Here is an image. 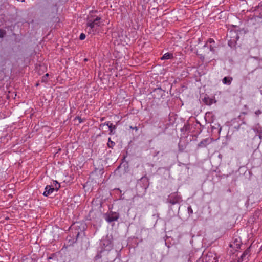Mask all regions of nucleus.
Segmentation results:
<instances>
[{"instance_id": "obj_10", "label": "nucleus", "mask_w": 262, "mask_h": 262, "mask_svg": "<svg viewBox=\"0 0 262 262\" xmlns=\"http://www.w3.org/2000/svg\"><path fill=\"white\" fill-rule=\"evenodd\" d=\"M212 138H206L202 140L198 144V148H204L206 147L208 144H210L212 142Z\"/></svg>"}, {"instance_id": "obj_36", "label": "nucleus", "mask_w": 262, "mask_h": 262, "mask_svg": "<svg viewBox=\"0 0 262 262\" xmlns=\"http://www.w3.org/2000/svg\"><path fill=\"white\" fill-rule=\"evenodd\" d=\"M38 85H39L38 83H36V86H38Z\"/></svg>"}, {"instance_id": "obj_29", "label": "nucleus", "mask_w": 262, "mask_h": 262, "mask_svg": "<svg viewBox=\"0 0 262 262\" xmlns=\"http://www.w3.org/2000/svg\"><path fill=\"white\" fill-rule=\"evenodd\" d=\"M130 128L133 130H135L136 131L138 130V128L137 126H135V127L130 126Z\"/></svg>"}, {"instance_id": "obj_12", "label": "nucleus", "mask_w": 262, "mask_h": 262, "mask_svg": "<svg viewBox=\"0 0 262 262\" xmlns=\"http://www.w3.org/2000/svg\"><path fill=\"white\" fill-rule=\"evenodd\" d=\"M230 33H233V32L231 31H230ZM233 33L235 34V36L233 37V39H231L230 40H228V45L230 46V47L232 46V44H234V43H235L236 42L237 39L239 38L238 36L235 32H234Z\"/></svg>"}, {"instance_id": "obj_24", "label": "nucleus", "mask_w": 262, "mask_h": 262, "mask_svg": "<svg viewBox=\"0 0 262 262\" xmlns=\"http://www.w3.org/2000/svg\"><path fill=\"white\" fill-rule=\"evenodd\" d=\"M78 120V121H79V123H81L82 122H83L84 121V120L83 119H82L79 116H76L75 118V120Z\"/></svg>"}, {"instance_id": "obj_35", "label": "nucleus", "mask_w": 262, "mask_h": 262, "mask_svg": "<svg viewBox=\"0 0 262 262\" xmlns=\"http://www.w3.org/2000/svg\"><path fill=\"white\" fill-rule=\"evenodd\" d=\"M21 2H23L25 1V0H20Z\"/></svg>"}, {"instance_id": "obj_16", "label": "nucleus", "mask_w": 262, "mask_h": 262, "mask_svg": "<svg viewBox=\"0 0 262 262\" xmlns=\"http://www.w3.org/2000/svg\"><path fill=\"white\" fill-rule=\"evenodd\" d=\"M110 130L109 134L112 135L115 134V130H116L117 127L116 125H114L112 123L110 124L108 126Z\"/></svg>"}, {"instance_id": "obj_13", "label": "nucleus", "mask_w": 262, "mask_h": 262, "mask_svg": "<svg viewBox=\"0 0 262 262\" xmlns=\"http://www.w3.org/2000/svg\"><path fill=\"white\" fill-rule=\"evenodd\" d=\"M73 226H74L73 228H75V230H78L80 227H81L82 229L80 230V231L82 232L85 229V224L83 223H77V224H75Z\"/></svg>"}, {"instance_id": "obj_27", "label": "nucleus", "mask_w": 262, "mask_h": 262, "mask_svg": "<svg viewBox=\"0 0 262 262\" xmlns=\"http://www.w3.org/2000/svg\"><path fill=\"white\" fill-rule=\"evenodd\" d=\"M111 123H112L110 121L105 122V123L101 124L100 125V126H104V125H106V126H108V125H110V124Z\"/></svg>"}, {"instance_id": "obj_14", "label": "nucleus", "mask_w": 262, "mask_h": 262, "mask_svg": "<svg viewBox=\"0 0 262 262\" xmlns=\"http://www.w3.org/2000/svg\"><path fill=\"white\" fill-rule=\"evenodd\" d=\"M173 58V54L170 53H166L164 54L162 57H161V60H166L172 59Z\"/></svg>"}, {"instance_id": "obj_8", "label": "nucleus", "mask_w": 262, "mask_h": 262, "mask_svg": "<svg viewBox=\"0 0 262 262\" xmlns=\"http://www.w3.org/2000/svg\"><path fill=\"white\" fill-rule=\"evenodd\" d=\"M202 101L204 104H205L207 105H211L213 103H215L216 102V101L215 100L214 97L210 98L207 94L205 95L204 98L202 99Z\"/></svg>"}, {"instance_id": "obj_31", "label": "nucleus", "mask_w": 262, "mask_h": 262, "mask_svg": "<svg viewBox=\"0 0 262 262\" xmlns=\"http://www.w3.org/2000/svg\"><path fill=\"white\" fill-rule=\"evenodd\" d=\"M258 136L260 139H262V132L261 131L259 133Z\"/></svg>"}, {"instance_id": "obj_6", "label": "nucleus", "mask_w": 262, "mask_h": 262, "mask_svg": "<svg viewBox=\"0 0 262 262\" xmlns=\"http://www.w3.org/2000/svg\"><path fill=\"white\" fill-rule=\"evenodd\" d=\"M149 185V179L145 176L142 177L138 181L137 186H140L144 192L146 191Z\"/></svg>"}, {"instance_id": "obj_34", "label": "nucleus", "mask_w": 262, "mask_h": 262, "mask_svg": "<svg viewBox=\"0 0 262 262\" xmlns=\"http://www.w3.org/2000/svg\"><path fill=\"white\" fill-rule=\"evenodd\" d=\"M84 61L85 62V61H88V59L85 58V59H84Z\"/></svg>"}, {"instance_id": "obj_9", "label": "nucleus", "mask_w": 262, "mask_h": 262, "mask_svg": "<svg viewBox=\"0 0 262 262\" xmlns=\"http://www.w3.org/2000/svg\"><path fill=\"white\" fill-rule=\"evenodd\" d=\"M242 245L241 241L239 239L235 238L233 242L230 244V247L234 249L235 251H237L241 248Z\"/></svg>"}, {"instance_id": "obj_19", "label": "nucleus", "mask_w": 262, "mask_h": 262, "mask_svg": "<svg viewBox=\"0 0 262 262\" xmlns=\"http://www.w3.org/2000/svg\"><path fill=\"white\" fill-rule=\"evenodd\" d=\"M162 90L161 88H158L157 89H155L154 91V93H157L160 94V95L162 96Z\"/></svg>"}, {"instance_id": "obj_25", "label": "nucleus", "mask_w": 262, "mask_h": 262, "mask_svg": "<svg viewBox=\"0 0 262 262\" xmlns=\"http://www.w3.org/2000/svg\"><path fill=\"white\" fill-rule=\"evenodd\" d=\"M85 38V34L82 33H81V34L80 35V36H79V39L81 40L84 39Z\"/></svg>"}, {"instance_id": "obj_21", "label": "nucleus", "mask_w": 262, "mask_h": 262, "mask_svg": "<svg viewBox=\"0 0 262 262\" xmlns=\"http://www.w3.org/2000/svg\"><path fill=\"white\" fill-rule=\"evenodd\" d=\"M49 76V74L47 73L45 76L42 77L41 82H47V77Z\"/></svg>"}, {"instance_id": "obj_28", "label": "nucleus", "mask_w": 262, "mask_h": 262, "mask_svg": "<svg viewBox=\"0 0 262 262\" xmlns=\"http://www.w3.org/2000/svg\"><path fill=\"white\" fill-rule=\"evenodd\" d=\"M255 114L257 116H258L259 115H260V114H261V111L260 110H257L256 111H255Z\"/></svg>"}, {"instance_id": "obj_20", "label": "nucleus", "mask_w": 262, "mask_h": 262, "mask_svg": "<svg viewBox=\"0 0 262 262\" xmlns=\"http://www.w3.org/2000/svg\"><path fill=\"white\" fill-rule=\"evenodd\" d=\"M215 43V41L214 40H213V39L212 38H209L208 39V40L207 41L206 43L205 44V45L204 46V47H207L208 46V43Z\"/></svg>"}, {"instance_id": "obj_3", "label": "nucleus", "mask_w": 262, "mask_h": 262, "mask_svg": "<svg viewBox=\"0 0 262 262\" xmlns=\"http://www.w3.org/2000/svg\"><path fill=\"white\" fill-rule=\"evenodd\" d=\"M54 186L53 185H47L45 188V191L43 193L44 196H47L52 194L55 190L56 191L60 187V185L57 181H54Z\"/></svg>"}, {"instance_id": "obj_11", "label": "nucleus", "mask_w": 262, "mask_h": 262, "mask_svg": "<svg viewBox=\"0 0 262 262\" xmlns=\"http://www.w3.org/2000/svg\"><path fill=\"white\" fill-rule=\"evenodd\" d=\"M233 80V78L230 76L225 77L222 79V82L224 84L230 85Z\"/></svg>"}, {"instance_id": "obj_2", "label": "nucleus", "mask_w": 262, "mask_h": 262, "mask_svg": "<svg viewBox=\"0 0 262 262\" xmlns=\"http://www.w3.org/2000/svg\"><path fill=\"white\" fill-rule=\"evenodd\" d=\"M182 201V196L178 192L170 193L166 200V202L169 203L171 206L180 204Z\"/></svg>"}, {"instance_id": "obj_17", "label": "nucleus", "mask_w": 262, "mask_h": 262, "mask_svg": "<svg viewBox=\"0 0 262 262\" xmlns=\"http://www.w3.org/2000/svg\"><path fill=\"white\" fill-rule=\"evenodd\" d=\"M104 251V250L101 249L100 251H98L97 255L94 257V260L97 261V260L102 258V253Z\"/></svg>"}, {"instance_id": "obj_23", "label": "nucleus", "mask_w": 262, "mask_h": 262, "mask_svg": "<svg viewBox=\"0 0 262 262\" xmlns=\"http://www.w3.org/2000/svg\"><path fill=\"white\" fill-rule=\"evenodd\" d=\"M187 210H188V213L189 214V215H191L193 214V210H192V208H191V206H189L187 208Z\"/></svg>"}, {"instance_id": "obj_32", "label": "nucleus", "mask_w": 262, "mask_h": 262, "mask_svg": "<svg viewBox=\"0 0 262 262\" xmlns=\"http://www.w3.org/2000/svg\"><path fill=\"white\" fill-rule=\"evenodd\" d=\"M246 114V113L242 112V113H241V114L239 116V117H241L242 114H243V115H245Z\"/></svg>"}, {"instance_id": "obj_30", "label": "nucleus", "mask_w": 262, "mask_h": 262, "mask_svg": "<svg viewBox=\"0 0 262 262\" xmlns=\"http://www.w3.org/2000/svg\"><path fill=\"white\" fill-rule=\"evenodd\" d=\"M80 233V232H79V231H75V234H76V239H77L78 236L79 235Z\"/></svg>"}, {"instance_id": "obj_5", "label": "nucleus", "mask_w": 262, "mask_h": 262, "mask_svg": "<svg viewBox=\"0 0 262 262\" xmlns=\"http://www.w3.org/2000/svg\"><path fill=\"white\" fill-rule=\"evenodd\" d=\"M203 262H218L216 254L213 251H209L203 259Z\"/></svg>"}, {"instance_id": "obj_15", "label": "nucleus", "mask_w": 262, "mask_h": 262, "mask_svg": "<svg viewBox=\"0 0 262 262\" xmlns=\"http://www.w3.org/2000/svg\"><path fill=\"white\" fill-rule=\"evenodd\" d=\"M103 246L104 248H107V250H109L112 247V243L109 240L103 241Z\"/></svg>"}, {"instance_id": "obj_18", "label": "nucleus", "mask_w": 262, "mask_h": 262, "mask_svg": "<svg viewBox=\"0 0 262 262\" xmlns=\"http://www.w3.org/2000/svg\"><path fill=\"white\" fill-rule=\"evenodd\" d=\"M115 144H116L115 143L114 141L111 140V138H109L108 139V142L107 144L108 147L110 148H111V149H113Z\"/></svg>"}, {"instance_id": "obj_37", "label": "nucleus", "mask_w": 262, "mask_h": 262, "mask_svg": "<svg viewBox=\"0 0 262 262\" xmlns=\"http://www.w3.org/2000/svg\"><path fill=\"white\" fill-rule=\"evenodd\" d=\"M261 248L262 249V245H261Z\"/></svg>"}, {"instance_id": "obj_7", "label": "nucleus", "mask_w": 262, "mask_h": 262, "mask_svg": "<svg viewBox=\"0 0 262 262\" xmlns=\"http://www.w3.org/2000/svg\"><path fill=\"white\" fill-rule=\"evenodd\" d=\"M251 247L247 248L238 258V262H247L249 260V257L251 255Z\"/></svg>"}, {"instance_id": "obj_26", "label": "nucleus", "mask_w": 262, "mask_h": 262, "mask_svg": "<svg viewBox=\"0 0 262 262\" xmlns=\"http://www.w3.org/2000/svg\"><path fill=\"white\" fill-rule=\"evenodd\" d=\"M209 49L210 51H211L213 53H215V49L213 46H212L211 45L209 46Z\"/></svg>"}, {"instance_id": "obj_22", "label": "nucleus", "mask_w": 262, "mask_h": 262, "mask_svg": "<svg viewBox=\"0 0 262 262\" xmlns=\"http://www.w3.org/2000/svg\"><path fill=\"white\" fill-rule=\"evenodd\" d=\"M6 34V31L3 29H0V38H3Z\"/></svg>"}, {"instance_id": "obj_4", "label": "nucleus", "mask_w": 262, "mask_h": 262, "mask_svg": "<svg viewBox=\"0 0 262 262\" xmlns=\"http://www.w3.org/2000/svg\"><path fill=\"white\" fill-rule=\"evenodd\" d=\"M119 217V213L116 212L110 211L109 213L104 214V218L108 223L117 221Z\"/></svg>"}, {"instance_id": "obj_1", "label": "nucleus", "mask_w": 262, "mask_h": 262, "mask_svg": "<svg viewBox=\"0 0 262 262\" xmlns=\"http://www.w3.org/2000/svg\"><path fill=\"white\" fill-rule=\"evenodd\" d=\"M97 12V10L91 11L87 16L86 26L89 28V32H94L95 27L100 26V20L101 18L93 15L94 13Z\"/></svg>"}, {"instance_id": "obj_33", "label": "nucleus", "mask_w": 262, "mask_h": 262, "mask_svg": "<svg viewBox=\"0 0 262 262\" xmlns=\"http://www.w3.org/2000/svg\"><path fill=\"white\" fill-rule=\"evenodd\" d=\"M52 258H52V256H50V257H48V258H47V259H48V260H50V259H52Z\"/></svg>"}]
</instances>
